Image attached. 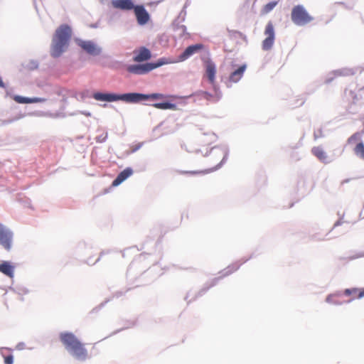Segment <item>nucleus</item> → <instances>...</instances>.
Listing matches in <instances>:
<instances>
[{
    "mask_svg": "<svg viewBox=\"0 0 364 364\" xmlns=\"http://www.w3.org/2000/svg\"><path fill=\"white\" fill-rule=\"evenodd\" d=\"M92 97L95 100L97 101H105L110 102L122 100L128 103H136L140 101L146 100H161L165 97V96L161 93L145 95L135 92L125 93L122 95H117L114 93L95 92Z\"/></svg>",
    "mask_w": 364,
    "mask_h": 364,
    "instance_id": "nucleus-1",
    "label": "nucleus"
},
{
    "mask_svg": "<svg viewBox=\"0 0 364 364\" xmlns=\"http://www.w3.org/2000/svg\"><path fill=\"white\" fill-rule=\"evenodd\" d=\"M60 339L66 350L75 359L84 361L89 355L85 345L72 333H61Z\"/></svg>",
    "mask_w": 364,
    "mask_h": 364,
    "instance_id": "nucleus-2",
    "label": "nucleus"
},
{
    "mask_svg": "<svg viewBox=\"0 0 364 364\" xmlns=\"http://www.w3.org/2000/svg\"><path fill=\"white\" fill-rule=\"evenodd\" d=\"M71 36L70 28L67 25H61L55 31L53 38L51 55L54 58L59 57L65 50Z\"/></svg>",
    "mask_w": 364,
    "mask_h": 364,
    "instance_id": "nucleus-3",
    "label": "nucleus"
},
{
    "mask_svg": "<svg viewBox=\"0 0 364 364\" xmlns=\"http://www.w3.org/2000/svg\"><path fill=\"white\" fill-rule=\"evenodd\" d=\"M173 63V60H171L169 59L162 58L158 60V61L155 63H147L142 65H131L127 68V70L129 73L135 74V75H144L146 74L152 70L157 68L161 65L166 64Z\"/></svg>",
    "mask_w": 364,
    "mask_h": 364,
    "instance_id": "nucleus-4",
    "label": "nucleus"
},
{
    "mask_svg": "<svg viewBox=\"0 0 364 364\" xmlns=\"http://www.w3.org/2000/svg\"><path fill=\"white\" fill-rule=\"evenodd\" d=\"M291 18L297 26H304L314 20V18L302 5H296L293 7L291 13Z\"/></svg>",
    "mask_w": 364,
    "mask_h": 364,
    "instance_id": "nucleus-5",
    "label": "nucleus"
},
{
    "mask_svg": "<svg viewBox=\"0 0 364 364\" xmlns=\"http://www.w3.org/2000/svg\"><path fill=\"white\" fill-rule=\"evenodd\" d=\"M264 33L266 38L262 41V48L264 50H269L273 46L275 39L274 28L272 21L267 23Z\"/></svg>",
    "mask_w": 364,
    "mask_h": 364,
    "instance_id": "nucleus-6",
    "label": "nucleus"
},
{
    "mask_svg": "<svg viewBox=\"0 0 364 364\" xmlns=\"http://www.w3.org/2000/svg\"><path fill=\"white\" fill-rule=\"evenodd\" d=\"M12 237V232L0 223V244L6 250L11 248Z\"/></svg>",
    "mask_w": 364,
    "mask_h": 364,
    "instance_id": "nucleus-7",
    "label": "nucleus"
},
{
    "mask_svg": "<svg viewBox=\"0 0 364 364\" xmlns=\"http://www.w3.org/2000/svg\"><path fill=\"white\" fill-rule=\"evenodd\" d=\"M361 141V134L360 132H356L353 134L350 138L348 139V144H353L357 141H359L355 147L354 148V152L356 156L364 159V144Z\"/></svg>",
    "mask_w": 364,
    "mask_h": 364,
    "instance_id": "nucleus-8",
    "label": "nucleus"
},
{
    "mask_svg": "<svg viewBox=\"0 0 364 364\" xmlns=\"http://www.w3.org/2000/svg\"><path fill=\"white\" fill-rule=\"evenodd\" d=\"M203 48V46L202 44H195L191 45L186 48V50L183 51V53H181L178 56V59L177 61H173V63L176 62H183L188 59L190 56L193 55L194 53L198 52L199 50H202Z\"/></svg>",
    "mask_w": 364,
    "mask_h": 364,
    "instance_id": "nucleus-9",
    "label": "nucleus"
},
{
    "mask_svg": "<svg viewBox=\"0 0 364 364\" xmlns=\"http://www.w3.org/2000/svg\"><path fill=\"white\" fill-rule=\"evenodd\" d=\"M134 11L139 25H144L149 21V14L143 6H136Z\"/></svg>",
    "mask_w": 364,
    "mask_h": 364,
    "instance_id": "nucleus-10",
    "label": "nucleus"
},
{
    "mask_svg": "<svg viewBox=\"0 0 364 364\" xmlns=\"http://www.w3.org/2000/svg\"><path fill=\"white\" fill-rule=\"evenodd\" d=\"M79 46H80L86 53L91 55H97L100 53L101 49L97 46L92 41H80L78 43Z\"/></svg>",
    "mask_w": 364,
    "mask_h": 364,
    "instance_id": "nucleus-11",
    "label": "nucleus"
},
{
    "mask_svg": "<svg viewBox=\"0 0 364 364\" xmlns=\"http://www.w3.org/2000/svg\"><path fill=\"white\" fill-rule=\"evenodd\" d=\"M246 68V65H242L240 66L237 70L231 73L227 82V86L230 87L232 83H236L239 82L242 77Z\"/></svg>",
    "mask_w": 364,
    "mask_h": 364,
    "instance_id": "nucleus-12",
    "label": "nucleus"
},
{
    "mask_svg": "<svg viewBox=\"0 0 364 364\" xmlns=\"http://www.w3.org/2000/svg\"><path fill=\"white\" fill-rule=\"evenodd\" d=\"M205 75L207 76L209 82L215 85V74H216V67L215 63L210 60H208L205 63Z\"/></svg>",
    "mask_w": 364,
    "mask_h": 364,
    "instance_id": "nucleus-13",
    "label": "nucleus"
},
{
    "mask_svg": "<svg viewBox=\"0 0 364 364\" xmlns=\"http://www.w3.org/2000/svg\"><path fill=\"white\" fill-rule=\"evenodd\" d=\"M112 5L115 9L124 11H130L135 7L132 0H113Z\"/></svg>",
    "mask_w": 364,
    "mask_h": 364,
    "instance_id": "nucleus-14",
    "label": "nucleus"
},
{
    "mask_svg": "<svg viewBox=\"0 0 364 364\" xmlns=\"http://www.w3.org/2000/svg\"><path fill=\"white\" fill-rule=\"evenodd\" d=\"M134 54L133 60L138 63L148 60L151 57L150 50L145 47L140 48L138 51L134 52Z\"/></svg>",
    "mask_w": 364,
    "mask_h": 364,
    "instance_id": "nucleus-15",
    "label": "nucleus"
},
{
    "mask_svg": "<svg viewBox=\"0 0 364 364\" xmlns=\"http://www.w3.org/2000/svg\"><path fill=\"white\" fill-rule=\"evenodd\" d=\"M214 90L215 94L213 95L208 92L203 91L200 92L199 95L201 98L205 99L210 102H217L220 100L222 94L215 85H214Z\"/></svg>",
    "mask_w": 364,
    "mask_h": 364,
    "instance_id": "nucleus-16",
    "label": "nucleus"
},
{
    "mask_svg": "<svg viewBox=\"0 0 364 364\" xmlns=\"http://www.w3.org/2000/svg\"><path fill=\"white\" fill-rule=\"evenodd\" d=\"M133 174V170L128 167L121 171L112 181V186H117Z\"/></svg>",
    "mask_w": 364,
    "mask_h": 364,
    "instance_id": "nucleus-17",
    "label": "nucleus"
},
{
    "mask_svg": "<svg viewBox=\"0 0 364 364\" xmlns=\"http://www.w3.org/2000/svg\"><path fill=\"white\" fill-rule=\"evenodd\" d=\"M343 294L348 296H353L351 300H354L355 299H361L364 297V288L346 289L344 290Z\"/></svg>",
    "mask_w": 364,
    "mask_h": 364,
    "instance_id": "nucleus-18",
    "label": "nucleus"
},
{
    "mask_svg": "<svg viewBox=\"0 0 364 364\" xmlns=\"http://www.w3.org/2000/svg\"><path fill=\"white\" fill-rule=\"evenodd\" d=\"M311 152L321 161L324 163H326L328 161L327 155L322 147L315 146L311 149Z\"/></svg>",
    "mask_w": 364,
    "mask_h": 364,
    "instance_id": "nucleus-19",
    "label": "nucleus"
},
{
    "mask_svg": "<svg viewBox=\"0 0 364 364\" xmlns=\"http://www.w3.org/2000/svg\"><path fill=\"white\" fill-rule=\"evenodd\" d=\"M14 269V267L9 262L0 264V272L9 277H13Z\"/></svg>",
    "mask_w": 364,
    "mask_h": 364,
    "instance_id": "nucleus-20",
    "label": "nucleus"
},
{
    "mask_svg": "<svg viewBox=\"0 0 364 364\" xmlns=\"http://www.w3.org/2000/svg\"><path fill=\"white\" fill-rule=\"evenodd\" d=\"M153 107L160 109H176V105L170 102L155 103L153 105Z\"/></svg>",
    "mask_w": 364,
    "mask_h": 364,
    "instance_id": "nucleus-21",
    "label": "nucleus"
},
{
    "mask_svg": "<svg viewBox=\"0 0 364 364\" xmlns=\"http://www.w3.org/2000/svg\"><path fill=\"white\" fill-rule=\"evenodd\" d=\"M277 4V1H274L265 4L261 9V14L262 15H266L269 14L271 11H272L274 9Z\"/></svg>",
    "mask_w": 364,
    "mask_h": 364,
    "instance_id": "nucleus-22",
    "label": "nucleus"
},
{
    "mask_svg": "<svg viewBox=\"0 0 364 364\" xmlns=\"http://www.w3.org/2000/svg\"><path fill=\"white\" fill-rule=\"evenodd\" d=\"M340 296V294H330L328 295L326 299V302L329 303V304H341V302H340L338 300V298Z\"/></svg>",
    "mask_w": 364,
    "mask_h": 364,
    "instance_id": "nucleus-23",
    "label": "nucleus"
},
{
    "mask_svg": "<svg viewBox=\"0 0 364 364\" xmlns=\"http://www.w3.org/2000/svg\"><path fill=\"white\" fill-rule=\"evenodd\" d=\"M14 100L18 103H33V102H37L39 100L36 98L31 99V98H26L21 96H16L14 97Z\"/></svg>",
    "mask_w": 364,
    "mask_h": 364,
    "instance_id": "nucleus-24",
    "label": "nucleus"
},
{
    "mask_svg": "<svg viewBox=\"0 0 364 364\" xmlns=\"http://www.w3.org/2000/svg\"><path fill=\"white\" fill-rule=\"evenodd\" d=\"M13 362H14L13 355H9L4 356V363L6 364H13Z\"/></svg>",
    "mask_w": 364,
    "mask_h": 364,
    "instance_id": "nucleus-25",
    "label": "nucleus"
},
{
    "mask_svg": "<svg viewBox=\"0 0 364 364\" xmlns=\"http://www.w3.org/2000/svg\"><path fill=\"white\" fill-rule=\"evenodd\" d=\"M208 171H188L186 172V173H191V174H197L200 173H207Z\"/></svg>",
    "mask_w": 364,
    "mask_h": 364,
    "instance_id": "nucleus-26",
    "label": "nucleus"
},
{
    "mask_svg": "<svg viewBox=\"0 0 364 364\" xmlns=\"http://www.w3.org/2000/svg\"><path fill=\"white\" fill-rule=\"evenodd\" d=\"M219 165H220V163H219V164H218L215 166V167H214V168H210L209 171H213L215 170V169L218 168V166Z\"/></svg>",
    "mask_w": 364,
    "mask_h": 364,
    "instance_id": "nucleus-27",
    "label": "nucleus"
},
{
    "mask_svg": "<svg viewBox=\"0 0 364 364\" xmlns=\"http://www.w3.org/2000/svg\"><path fill=\"white\" fill-rule=\"evenodd\" d=\"M213 152H214V149H212L210 154H213Z\"/></svg>",
    "mask_w": 364,
    "mask_h": 364,
    "instance_id": "nucleus-28",
    "label": "nucleus"
}]
</instances>
